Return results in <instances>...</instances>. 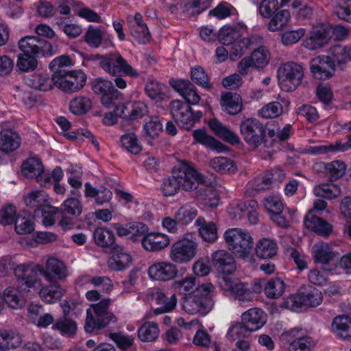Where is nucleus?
Here are the masks:
<instances>
[{"mask_svg": "<svg viewBox=\"0 0 351 351\" xmlns=\"http://www.w3.org/2000/svg\"><path fill=\"white\" fill-rule=\"evenodd\" d=\"M198 180V173L186 163H181L175 167L172 176L165 179L162 183V191L165 196L176 194L180 188L190 191L194 187L195 181Z\"/></svg>", "mask_w": 351, "mask_h": 351, "instance_id": "obj_1", "label": "nucleus"}, {"mask_svg": "<svg viewBox=\"0 0 351 351\" xmlns=\"http://www.w3.org/2000/svg\"><path fill=\"white\" fill-rule=\"evenodd\" d=\"M271 185L269 176L265 173L256 177L250 182L248 191L251 195H255L261 191L270 189Z\"/></svg>", "mask_w": 351, "mask_h": 351, "instance_id": "obj_54", "label": "nucleus"}, {"mask_svg": "<svg viewBox=\"0 0 351 351\" xmlns=\"http://www.w3.org/2000/svg\"><path fill=\"white\" fill-rule=\"evenodd\" d=\"M210 2L211 0H189L183 10L190 15L199 14L208 8Z\"/></svg>", "mask_w": 351, "mask_h": 351, "instance_id": "obj_63", "label": "nucleus"}, {"mask_svg": "<svg viewBox=\"0 0 351 351\" xmlns=\"http://www.w3.org/2000/svg\"><path fill=\"white\" fill-rule=\"evenodd\" d=\"M36 268L49 282H53L56 279L64 280L67 276V269L64 263L53 257L47 259L45 267L37 265Z\"/></svg>", "mask_w": 351, "mask_h": 351, "instance_id": "obj_14", "label": "nucleus"}, {"mask_svg": "<svg viewBox=\"0 0 351 351\" xmlns=\"http://www.w3.org/2000/svg\"><path fill=\"white\" fill-rule=\"evenodd\" d=\"M169 84L186 100V104L195 105L199 103L200 97L188 80H171Z\"/></svg>", "mask_w": 351, "mask_h": 351, "instance_id": "obj_21", "label": "nucleus"}, {"mask_svg": "<svg viewBox=\"0 0 351 351\" xmlns=\"http://www.w3.org/2000/svg\"><path fill=\"white\" fill-rule=\"evenodd\" d=\"M285 290V284L280 278H271L265 285L264 293L269 299H277L282 296Z\"/></svg>", "mask_w": 351, "mask_h": 351, "instance_id": "obj_44", "label": "nucleus"}, {"mask_svg": "<svg viewBox=\"0 0 351 351\" xmlns=\"http://www.w3.org/2000/svg\"><path fill=\"white\" fill-rule=\"evenodd\" d=\"M30 210L20 213L14 221L16 232L19 234H29L34 230V223L32 221V215Z\"/></svg>", "mask_w": 351, "mask_h": 351, "instance_id": "obj_40", "label": "nucleus"}, {"mask_svg": "<svg viewBox=\"0 0 351 351\" xmlns=\"http://www.w3.org/2000/svg\"><path fill=\"white\" fill-rule=\"evenodd\" d=\"M169 108L171 114L178 126L186 130H190L203 115L200 110L193 112L190 105L180 100L172 101Z\"/></svg>", "mask_w": 351, "mask_h": 351, "instance_id": "obj_7", "label": "nucleus"}, {"mask_svg": "<svg viewBox=\"0 0 351 351\" xmlns=\"http://www.w3.org/2000/svg\"><path fill=\"white\" fill-rule=\"evenodd\" d=\"M221 289L230 293L236 300L241 302H248L252 300L248 285L230 277H223L219 282Z\"/></svg>", "mask_w": 351, "mask_h": 351, "instance_id": "obj_12", "label": "nucleus"}, {"mask_svg": "<svg viewBox=\"0 0 351 351\" xmlns=\"http://www.w3.org/2000/svg\"><path fill=\"white\" fill-rule=\"evenodd\" d=\"M123 100V94L114 87L101 97V104L108 108L114 106L115 109L117 106H121L122 104H124L122 102Z\"/></svg>", "mask_w": 351, "mask_h": 351, "instance_id": "obj_56", "label": "nucleus"}, {"mask_svg": "<svg viewBox=\"0 0 351 351\" xmlns=\"http://www.w3.org/2000/svg\"><path fill=\"white\" fill-rule=\"evenodd\" d=\"M334 64L326 56H319L311 60L310 70L316 79L325 80L332 77L335 71Z\"/></svg>", "mask_w": 351, "mask_h": 351, "instance_id": "obj_17", "label": "nucleus"}, {"mask_svg": "<svg viewBox=\"0 0 351 351\" xmlns=\"http://www.w3.org/2000/svg\"><path fill=\"white\" fill-rule=\"evenodd\" d=\"M304 223L306 228L312 230L319 235L327 236L332 230L331 226L319 217L314 215L313 210L308 211Z\"/></svg>", "mask_w": 351, "mask_h": 351, "instance_id": "obj_30", "label": "nucleus"}, {"mask_svg": "<svg viewBox=\"0 0 351 351\" xmlns=\"http://www.w3.org/2000/svg\"><path fill=\"white\" fill-rule=\"evenodd\" d=\"M21 145L18 133L11 129H3L0 132V150L10 153L16 150Z\"/></svg>", "mask_w": 351, "mask_h": 351, "instance_id": "obj_29", "label": "nucleus"}, {"mask_svg": "<svg viewBox=\"0 0 351 351\" xmlns=\"http://www.w3.org/2000/svg\"><path fill=\"white\" fill-rule=\"evenodd\" d=\"M0 339L5 346V350L14 349L19 347L22 343L21 336L12 330H3L0 332Z\"/></svg>", "mask_w": 351, "mask_h": 351, "instance_id": "obj_57", "label": "nucleus"}, {"mask_svg": "<svg viewBox=\"0 0 351 351\" xmlns=\"http://www.w3.org/2000/svg\"><path fill=\"white\" fill-rule=\"evenodd\" d=\"M240 36L239 29L235 26H224L219 33V38L223 45H231Z\"/></svg>", "mask_w": 351, "mask_h": 351, "instance_id": "obj_62", "label": "nucleus"}, {"mask_svg": "<svg viewBox=\"0 0 351 351\" xmlns=\"http://www.w3.org/2000/svg\"><path fill=\"white\" fill-rule=\"evenodd\" d=\"M52 77L49 79L40 73H35L25 80L29 86L43 91L50 90L52 88Z\"/></svg>", "mask_w": 351, "mask_h": 351, "instance_id": "obj_53", "label": "nucleus"}, {"mask_svg": "<svg viewBox=\"0 0 351 351\" xmlns=\"http://www.w3.org/2000/svg\"><path fill=\"white\" fill-rule=\"evenodd\" d=\"M197 285L196 278L193 276H189L175 281L172 288L176 293L186 296L189 294H193Z\"/></svg>", "mask_w": 351, "mask_h": 351, "instance_id": "obj_43", "label": "nucleus"}, {"mask_svg": "<svg viewBox=\"0 0 351 351\" xmlns=\"http://www.w3.org/2000/svg\"><path fill=\"white\" fill-rule=\"evenodd\" d=\"M110 304V300L107 298L93 304L95 317L90 308L86 310V319L84 325L86 332L91 333L95 330L110 328L111 324H115L117 322V317L109 311Z\"/></svg>", "mask_w": 351, "mask_h": 351, "instance_id": "obj_2", "label": "nucleus"}, {"mask_svg": "<svg viewBox=\"0 0 351 351\" xmlns=\"http://www.w3.org/2000/svg\"><path fill=\"white\" fill-rule=\"evenodd\" d=\"M198 244L192 239L183 238L176 241L170 248L169 258L176 263L190 262L197 252Z\"/></svg>", "mask_w": 351, "mask_h": 351, "instance_id": "obj_10", "label": "nucleus"}, {"mask_svg": "<svg viewBox=\"0 0 351 351\" xmlns=\"http://www.w3.org/2000/svg\"><path fill=\"white\" fill-rule=\"evenodd\" d=\"M110 252L112 256L107 262L110 269L122 271L131 265L132 256L121 245L116 244Z\"/></svg>", "mask_w": 351, "mask_h": 351, "instance_id": "obj_18", "label": "nucleus"}, {"mask_svg": "<svg viewBox=\"0 0 351 351\" xmlns=\"http://www.w3.org/2000/svg\"><path fill=\"white\" fill-rule=\"evenodd\" d=\"M192 191H194L193 197L206 206L215 208L218 206L219 196L217 191L212 187L205 185L199 173H198V180L195 181Z\"/></svg>", "mask_w": 351, "mask_h": 351, "instance_id": "obj_13", "label": "nucleus"}, {"mask_svg": "<svg viewBox=\"0 0 351 351\" xmlns=\"http://www.w3.org/2000/svg\"><path fill=\"white\" fill-rule=\"evenodd\" d=\"M332 330L338 337L351 340V317L347 315L336 317L332 323Z\"/></svg>", "mask_w": 351, "mask_h": 351, "instance_id": "obj_38", "label": "nucleus"}, {"mask_svg": "<svg viewBox=\"0 0 351 351\" xmlns=\"http://www.w3.org/2000/svg\"><path fill=\"white\" fill-rule=\"evenodd\" d=\"M143 136L150 145H152V140L158 137L162 130V124L158 118H152L151 120L144 125Z\"/></svg>", "mask_w": 351, "mask_h": 351, "instance_id": "obj_51", "label": "nucleus"}, {"mask_svg": "<svg viewBox=\"0 0 351 351\" xmlns=\"http://www.w3.org/2000/svg\"><path fill=\"white\" fill-rule=\"evenodd\" d=\"M331 29L328 27L313 28L302 41V45L311 51L323 48L332 37Z\"/></svg>", "mask_w": 351, "mask_h": 351, "instance_id": "obj_16", "label": "nucleus"}, {"mask_svg": "<svg viewBox=\"0 0 351 351\" xmlns=\"http://www.w3.org/2000/svg\"><path fill=\"white\" fill-rule=\"evenodd\" d=\"M261 43L262 37L258 35H253L238 41H234L230 46V58L234 61L237 58L243 56L250 47L259 45Z\"/></svg>", "mask_w": 351, "mask_h": 351, "instance_id": "obj_24", "label": "nucleus"}, {"mask_svg": "<svg viewBox=\"0 0 351 351\" xmlns=\"http://www.w3.org/2000/svg\"><path fill=\"white\" fill-rule=\"evenodd\" d=\"M21 171L25 177L36 178L39 183H43V165L40 160L36 158L26 160L22 165Z\"/></svg>", "mask_w": 351, "mask_h": 351, "instance_id": "obj_36", "label": "nucleus"}, {"mask_svg": "<svg viewBox=\"0 0 351 351\" xmlns=\"http://www.w3.org/2000/svg\"><path fill=\"white\" fill-rule=\"evenodd\" d=\"M269 62V52L263 47L254 49L250 56L243 58L239 65L238 71L240 75H245L251 68H263Z\"/></svg>", "mask_w": 351, "mask_h": 351, "instance_id": "obj_11", "label": "nucleus"}, {"mask_svg": "<svg viewBox=\"0 0 351 351\" xmlns=\"http://www.w3.org/2000/svg\"><path fill=\"white\" fill-rule=\"evenodd\" d=\"M53 84L62 91L72 93L80 90L86 84V75L81 70H61L53 74Z\"/></svg>", "mask_w": 351, "mask_h": 351, "instance_id": "obj_6", "label": "nucleus"}, {"mask_svg": "<svg viewBox=\"0 0 351 351\" xmlns=\"http://www.w3.org/2000/svg\"><path fill=\"white\" fill-rule=\"evenodd\" d=\"M40 297L47 303H53L60 300L64 291L58 282H54L49 286L40 287Z\"/></svg>", "mask_w": 351, "mask_h": 351, "instance_id": "obj_41", "label": "nucleus"}, {"mask_svg": "<svg viewBox=\"0 0 351 351\" xmlns=\"http://www.w3.org/2000/svg\"><path fill=\"white\" fill-rule=\"evenodd\" d=\"M181 302L183 310L191 315L199 314L204 316L212 310L208 304H205L199 298H197L194 294L183 296Z\"/></svg>", "mask_w": 351, "mask_h": 351, "instance_id": "obj_22", "label": "nucleus"}, {"mask_svg": "<svg viewBox=\"0 0 351 351\" xmlns=\"http://www.w3.org/2000/svg\"><path fill=\"white\" fill-rule=\"evenodd\" d=\"M101 63V69L112 76H130L136 77L138 73L123 57L117 52L106 54Z\"/></svg>", "mask_w": 351, "mask_h": 351, "instance_id": "obj_8", "label": "nucleus"}, {"mask_svg": "<svg viewBox=\"0 0 351 351\" xmlns=\"http://www.w3.org/2000/svg\"><path fill=\"white\" fill-rule=\"evenodd\" d=\"M315 195L327 199H332L339 197L341 193L339 186L332 183H322L314 187Z\"/></svg>", "mask_w": 351, "mask_h": 351, "instance_id": "obj_45", "label": "nucleus"}, {"mask_svg": "<svg viewBox=\"0 0 351 351\" xmlns=\"http://www.w3.org/2000/svg\"><path fill=\"white\" fill-rule=\"evenodd\" d=\"M240 132L247 144L258 147L264 141L266 130L265 125L258 119L248 118L241 122Z\"/></svg>", "mask_w": 351, "mask_h": 351, "instance_id": "obj_9", "label": "nucleus"}, {"mask_svg": "<svg viewBox=\"0 0 351 351\" xmlns=\"http://www.w3.org/2000/svg\"><path fill=\"white\" fill-rule=\"evenodd\" d=\"M35 269H36L35 267ZM36 269L29 265H20L15 268L18 278L19 287L22 291H29L32 287L39 289L42 286L41 281L37 278Z\"/></svg>", "mask_w": 351, "mask_h": 351, "instance_id": "obj_15", "label": "nucleus"}, {"mask_svg": "<svg viewBox=\"0 0 351 351\" xmlns=\"http://www.w3.org/2000/svg\"><path fill=\"white\" fill-rule=\"evenodd\" d=\"M36 57L25 53L18 55L16 68L22 72H29L35 70L38 66Z\"/></svg>", "mask_w": 351, "mask_h": 351, "instance_id": "obj_61", "label": "nucleus"}, {"mask_svg": "<svg viewBox=\"0 0 351 351\" xmlns=\"http://www.w3.org/2000/svg\"><path fill=\"white\" fill-rule=\"evenodd\" d=\"M93 237L95 244L102 248L109 249L110 251L116 244L115 236L112 230L107 228L98 227L95 229Z\"/></svg>", "mask_w": 351, "mask_h": 351, "instance_id": "obj_34", "label": "nucleus"}, {"mask_svg": "<svg viewBox=\"0 0 351 351\" xmlns=\"http://www.w3.org/2000/svg\"><path fill=\"white\" fill-rule=\"evenodd\" d=\"M301 289L303 294L304 306L316 307L322 303L323 296L319 290L311 286H307Z\"/></svg>", "mask_w": 351, "mask_h": 351, "instance_id": "obj_50", "label": "nucleus"}, {"mask_svg": "<svg viewBox=\"0 0 351 351\" xmlns=\"http://www.w3.org/2000/svg\"><path fill=\"white\" fill-rule=\"evenodd\" d=\"M228 248L238 258L245 259L250 256L254 247L252 236L241 228H231L223 234Z\"/></svg>", "mask_w": 351, "mask_h": 351, "instance_id": "obj_3", "label": "nucleus"}, {"mask_svg": "<svg viewBox=\"0 0 351 351\" xmlns=\"http://www.w3.org/2000/svg\"><path fill=\"white\" fill-rule=\"evenodd\" d=\"M192 134L197 143L206 147L215 150L217 152H223L228 150V147L226 145L214 137L208 135L204 128L193 130Z\"/></svg>", "mask_w": 351, "mask_h": 351, "instance_id": "obj_31", "label": "nucleus"}, {"mask_svg": "<svg viewBox=\"0 0 351 351\" xmlns=\"http://www.w3.org/2000/svg\"><path fill=\"white\" fill-rule=\"evenodd\" d=\"M334 254L328 243H321L315 244L313 247V256L315 261L326 265L332 259Z\"/></svg>", "mask_w": 351, "mask_h": 351, "instance_id": "obj_49", "label": "nucleus"}, {"mask_svg": "<svg viewBox=\"0 0 351 351\" xmlns=\"http://www.w3.org/2000/svg\"><path fill=\"white\" fill-rule=\"evenodd\" d=\"M212 263L215 269L224 274H231L236 269L234 256L224 250H219L212 254Z\"/></svg>", "mask_w": 351, "mask_h": 351, "instance_id": "obj_19", "label": "nucleus"}, {"mask_svg": "<svg viewBox=\"0 0 351 351\" xmlns=\"http://www.w3.org/2000/svg\"><path fill=\"white\" fill-rule=\"evenodd\" d=\"M210 166L217 172L220 173H232L237 171L234 162L226 157H216L210 161Z\"/></svg>", "mask_w": 351, "mask_h": 351, "instance_id": "obj_48", "label": "nucleus"}, {"mask_svg": "<svg viewBox=\"0 0 351 351\" xmlns=\"http://www.w3.org/2000/svg\"><path fill=\"white\" fill-rule=\"evenodd\" d=\"M215 290V288L212 283H203L201 285H197L193 294L213 308L215 304L213 299Z\"/></svg>", "mask_w": 351, "mask_h": 351, "instance_id": "obj_46", "label": "nucleus"}, {"mask_svg": "<svg viewBox=\"0 0 351 351\" xmlns=\"http://www.w3.org/2000/svg\"><path fill=\"white\" fill-rule=\"evenodd\" d=\"M23 53L34 56L36 58L51 57L58 53L57 44H52L48 40L34 36L21 38L18 43Z\"/></svg>", "mask_w": 351, "mask_h": 351, "instance_id": "obj_4", "label": "nucleus"}, {"mask_svg": "<svg viewBox=\"0 0 351 351\" xmlns=\"http://www.w3.org/2000/svg\"><path fill=\"white\" fill-rule=\"evenodd\" d=\"M143 247L147 250L150 252H156L161 250L162 249L168 246L170 243L169 238L159 232H151L147 234L141 239Z\"/></svg>", "mask_w": 351, "mask_h": 351, "instance_id": "obj_28", "label": "nucleus"}, {"mask_svg": "<svg viewBox=\"0 0 351 351\" xmlns=\"http://www.w3.org/2000/svg\"><path fill=\"white\" fill-rule=\"evenodd\" d=\"M154 299L156 300L159 307L154 309L155 315L161 314L172 311L175 308L177 304V299L175 294L170 298L167 297L164 293L160 290H156L152 293Z\"/></svg>", "mask_w": 351, "mask_h": 351, "instance_id": "obj_37", "label": "nucleus"}, {"mask_svg": "<svg viewBox=\"0 0 351 351\" xmlns=\"http://www.w3.org/2000/svg\"><path fill=\"white\" fill-rule=\"evenodd\" d=\"M48 195L43 191H34L24 197L25 206L32 210L34 215L38 216L40 211L47 206Z\"/></svg>", "mask_w": 351, "mask_h": 351, "instance_id": "obj_27", "label": "nucleus"}, {"mask_svg": "<svg viewBox=\"0 0 351 351\" xmlns=\"http://www.w3.org/2000/svg\"><path fill=\"white\" fill-rule=\"evenodd\" d=\"M208 125L214 133L224 141L232 145L239 144L240 143L239 136L222 124L217 119H211L209 121Z\"/></svg>", "mask_w": 351, "mask_h": 351, "instance_id": "obj_32", "label": "nucleus"}, {"mask_svg": "<svg viewBox=\"0 0 351 351\" xmlns=\"http://www.w3.org/2000/svg\"><path fill=\"white\" fill-rule=\"evenodd\" d=\"M145 92L147 95L153 100L156 101H162L165 93L164 89L165 85L154 80H150L145 85Z\"/></svg>", "mask_w": 351, "mask_h": 351, "instance_id": "obj_60", "label": "nucleus"}, {"mask_svg": "<svg viewBox=\"0 0 351 351\" xmlns=\"http://www.w3.org/2000/svg\"><path fill=\"white\" fill-rule=\"evenodd\" d=\"M266 314L258 308H252L241 315V322L244 323L252 332L261 328L266 323Z\"/></svg>", "mask_w": 351, "mask_h": 351, "instance_id": "obj_23", "label": "nucleus"}, {"mask_svg": "<svg viewBox=\"0 0 351 351\" xmlns=\"http://www.w3.org/2000/svg\"><path fill=\"white\" fill-rule=\"evenodd\" d=\"M290 19V13L287 10L278 12L269 21L267 28L270 32H276L287 25Z\"/></svg>", "mask_w": 351, "mask_h": 351, "instance_id": "obj_58", "label": "nucleus"}, {"mask_svg": "<svg viewBox=\"0 0 351 351\" xmlns=\"http://www.w3.org/2000/svg\"><path fill=\"white\" fill-rule=\"evenodd\" d=\"M145 106L143 103L136 102L134 104H122L114 109L117 115L128 120H134L141 118L144 114Z\"/></svg>", "mask_w": 351, "mask_h": 351, "instance_id": "obj_33", "label": "nucleus"}, {"mask_svg": "<svg viewBox=\"0 0 351 351\" xmlns=\"http://www.w3.org/2000/svg\"><path fill=\"white\" fill-rule=\"evenodd\" d=\"M92 108V101L87 97H76L70 101L71 112L75 115L85 114Z\"/></svg>", "mask_w": 351, "mask_h": 351, "instance_id": "obj_52", "label": "nucleus"}, {"mask_svg": "<svg viewBox=\"0 0 351 351\" xmlns=\"http://www.w3.org/2000/svg\"><path fill=\"white\" fill-rule=\"evenodd\" d=\"M277 76L281 89L286 92L295 90L302 83L303 67L295 62L282 64L278 69Z\"/></svg>", "mask_w": 351, "mask_h": 351, "instance_id": "obj_5", "label": "nucleus"}, {"mask_svg": "<svg viewBox=\"0 0 351 351\" xmlns=\"http://www.w3.org/2000/svg\"><path fill=\"white\" fill-rule=\"evenodd\" d=\"M147 272L152 279L159 281H167L176 277L178 269L173 263L158 262L150 265Z\"/></svg>", "mask_w": 351, "mask_h": 351, "instance_id": "obj_20", "label": "nucleus"}, {"mask_svg": "<svg viewBox=\"0 0 351 351\" xmlns=\"http://www.w3.org/2000/svg\"><path fill=\"white\" fill-rule=\"evenodd\" d=\"M333 13L339 19L351 23V0H338L334 7Z\"/></svg>", "mask_w": 351, "mask_h": 351, "instance_id": "obj_59", "label": "nucleus"}, {"mask_svg": "<svg viewBox=\"0 0 351 351\" xmlns=\"http://www.w3.org/2000/svg\"><path fill=\"white\" fill-rule=\"evenodd\" d=\"M220 104L223 111L230 115L237 114L243 109L241 97L236 93L228 92L223 93L221 97Z\"/></svg>", "mask_w": 351, "mask_h": 351, "instance_id": "obj_26", "label": "nucleus"}, {"mask_svg": "<svg viewBox=\"0 0 351 351\" xmlns=\"http://www.w3.org/2000/svg\"><path fill=\"white\" fill-rule=\"evenodd\" d=\"M159 335L158 324L154 322L144 323L138 330V339L142 341H153Z\"/></svg>", "mask_w": 351, "mask_h": 351, "instance_id": "obj_47", "label": "nucleus"}, {"mask_svg": "<svg viewBox=\"0 0 351 351\" xmlns=\"http://www.w3.org/2000/svg\"><path fill=\"white\" fill-rule=\"evenodd\" d=\"M103 39L101 30L93 25L88 27L84 34V40L91 47L97 48L100 46Z\"/></svg>", "mask_w": 351, "mask_h": 351, "instance_id": "obj_64", "label": "nucleus"}, {"mask_svg": "<svg viewBox=\"0 0 351 351\" xmlns=\"http://www.w3.org/2000/svg\"><path fill=\"white\" fill-rule=\"evenodd\" d=\"M281 341L287 343L288 351H310L312 340L309 337H300L293 339L291 332L283 333Z\"/></svg>", "mask_w": 351, "mask_h": 351, "instance_id": "obj_35", "label": "nucleus"}, {"mask_svg": "<svg viewBox=\"0 0 351 351\" xmlns=\"http://www.w3.org/2000/svg\"><path fill=\"white\" fill-rule=\"evenodd\" d=\"M329 53L328 56L335 69H345L348 61L351 60V47L336 45L330 48Z\"/></svg>", "mask_w": 351, "mask_h": 351, "instance_id": "obj_25", "label": "nucleus"}, {"mask_svg": "<svg viewBox=\"0 0 351 351\" xmlns=\"http://www.w3.org/2000/svg\"><path fill=\"white\" fill-rule=\"evenodd\" d=\"M195 223L199 226V234L204 241L212 243L217 239V230L215 223H207L203 217H199Z\"/></svg>", "mask_w": 351, "mask_h": 351, "instance_id": "obj_42", "label": "nucleus"}, {"mask_svg": "<svg viewBox=\"0 0 351 351\" xmlns=\"http://www.w3.org/2000/svg\"><path fill=\"white\" fill-rule=\"evenodd\" d=\"M252 332L242 322L232 325L227 332V338L232 341L247 338Z\"/></svg>", "mask_w": 351, "mask_h": 351, "instance_id": "obj_55", "label": "nucleus"}, {"mask_svg": "<svg viewBox=\"0 0 351 351\" xmlns=\"http://www.w3.org/2000/svg\"><path fill=\"white\" fill-rule=\"evenodd\" d=\"M277 252V243L270 239H260L255 247V253L261 258H271L276 255Z\"/></svg>", "mask_w": 351, "mask_h": 351, "instance_id": "obj_39", "label": "nucleus"}]
</instances>
